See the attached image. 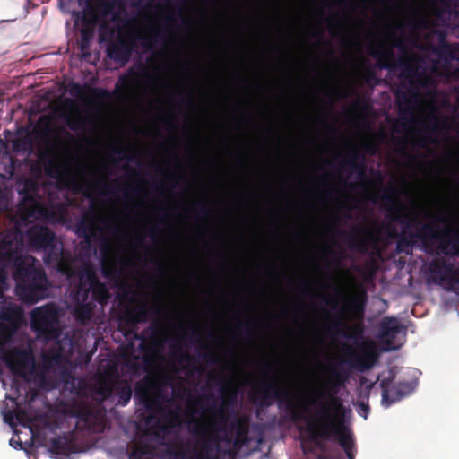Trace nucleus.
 Here are the masks:
<instances>
[{"mask_svg":"<svg viewBox=\"0 0 459 459\" xmlns=\"http://www.w3.org/2000/svg\"><path fill=\"white\" fill-rule=\"evenodd\" d=\"M107 55L116 63L124 65L129 61L132 56V46L128 41L119 39L108 46Z\"/></svg>","mask_w":459,"mask_h":459,"instance_id":"obj_26","label":"nucleus"},{"mask_svg":"<svg viewBox=\"0 0 459 459\" xmlns=\"http://www.w3.org/2000/svg\"><path fill=\"white\" fill-rule=\"evenodd\" d=\"M153 387V379L150 377H144L134 385V399L148 411L154 410L160 404L156 400L150 397Z\"/></svg>","mask_w":459,"mask_h":459,"instance_id":"obj_24","label":"nucleus"},{"mask_svg":"<svg viewBox=\"0 0 459 459\" xmlns=\"http://www.w3.org/2000/svg\"><path fill=\"white\" fill-rule=\"evenodd\" d=\"M343 352L345 359L341 363L348 364L360 371L371 368L378 359V353L373 342H362L357 348L345 345Z\"/></svg>","mask_w":459,"mask_h":459,"instance_id":"obj_13","label":"nucleus"},{"mask_svg":"<svg viewBox=\"0 0 459 459\" xmlns=\"http://www.w3.org/2000/svg\"><path fill=\"white\" fill-rule=\"evenodd\" d=\"M22 247V238L8 232L0 240V269L13 261V279L17 294L29 303H36L48 296L49 281L45 271L36 264L31 255H18Z\"/></svg>","mask_w":459,"mask_h":459,"instance_id":"obj_3","label":"nucleus"},{"mask_svg":"<svg viewBox=\"0 0 459 459\" xmlns=\"http://www.w3.org/2000/svg\"><path fill=\"white\" fill-rule=\"evenodd\" d=\"M342 169H348L351 173H356L358 178L365 179L366 165L362 157L357 152L352 154L341 165Z\"/></svg>","mask_w":459,"mask_h":459,"instance_id":"obj_30","label":"nucleus"},{"mask_svg":"<svg viewBox=\"0 0 459 459\" xmlns=\"http://www.w3.org/2000/svg\"><path fill=\"white\" fill-rule=\"evenodd\" d=\"M6 279V269H0V320L19 327V324L23 316V311L19 305L9 301L4 295V285Z\"/></svg>","mask_w":459,"mask_h":459,"instance_id":"obj_16","label":"nucleus"},{"mask_svg":"<svg viewBox=\"0 0 459 459\" xmlns=\"http://www.w3.org/2000/svg\"><path fill=\"white\" fill-rule=\"evenodd\" d=\"M370 55L377 59V65L381 68L392 69L394 67V52L390 48L380 45L379 48H372Z\"/></svg>","mask_w":459,"mask_h":459,"instance_id":"obj_29","label":"nucleus"},{"mask_svg":"<svg viewBox=\"0 0 459 459\" xmlns=\"http://www.w3.org/2000/svg\"><path fill=\"white\" fill-rule=\"evenodd\" d=\"M202 358L204 359H209L211 362H216L217 360L215 359V355L213 352H211V351H207V352H204L202 354Z\"/></svg>","mask_w":459,"mask_h":459,"instance_id":"obj_56","label":"nucleus"},{"mask_svg":"<svg viewBox=\"0 0 459 459\" xmlns=\"http://www.w3.org/2000/svg\"><path fill=\"white\" fill-rule=\"evenodd\" d=\"M10 445L14 448H22V441H14L13 438L10 440Z\"/></svg>","mask_w":459,"mask_h":459,"instance_id":"obj_61","label":"nucleus"},{"mask_svg":"<svg viewBox=\"0 0 459 459\" xmlns=\"http://www.w3.org/2000/svg\"><path fill=\"white\" fill-rule=\"evenodd\" d=\"M92 96L97 99H104L108 97V92L106 90L100 88H94L91 90Z\"/></svg>","mask_w":459,"mask_h":459,"instance_id":"obj_50","label":"nucleus"},{"mask_svg":"<svg viewBox=\"0 0 459 459\" xmlns=\"http://www.w3.org/2000/svg\"><path fill=\"white\" fill-rule=\"evenodd\" d=\"M59 310L53 302L35 307L30 313V325L38 337L54 341L61 334Z\"/></svg>","mask_w":459,"mask_h":459,"instance_id":"obj_10","label":"nucleus"},{"mask_svg":"<svg viewBox=\"0 0 459 459\" xmlns=\"http://www.w3.org/2000/svg\"><path fill=\"white\" fill-rule=\"evenodd\" d=\"M337 235L347 237L349 247L360 253L368 250V244L374 240V233L367 227H354L350 234L338 230Z\"/></svg>","mask_w":459,"mask_h":459,"instance_id":"obj_20","label":"nucleus"},{"mask_svg":"<svg viewBox=\"0 0 459 459\" xmlns=\"http://www.w3.org/2000/svg\"><path fill=\"white\" fill-rule=\"evenodd\" d=\"M18 327L0 320V353L6 348V345L12 341Z\"/></svg>","mask_w":459,"mask_h":459,"instance_id":"obj_38","label":"nucleus"},{"mask_svg":"<svg viewBox=\"0 0 459 459\" xmlns=\"http://www.w3.org/2000/svg\"><path fill=\"white\" fill-rule=\"evenodd\" d=\"M435 53L444 60V67L441 75L448 82L459 81V58L455 56V48L446 42H442L436 48Z\"/></svg>","mask_w":459,"mask_h":459,"instance_id":"obj_17","label":"nucleus"},{"mask_svg":"<svg viewBox=\"0 0 459 459\" xmlns=\"http://www.w3.org/2000/svg\"><path fill=\"white\" fill-rule=\"evenodd\" d=\"M442 4L449 9L450 13H458L459 0H441ZM459 29V22H458Z\"/></svg>","mask_w":459,"mask_h":459,"instance_id":"obj_47","label":"nucleus"},{"mask_svg":"<svg viewBox=\"0 0 459 459\" xmlns=\"http://www.w3.org/2000/svg\"><path fill=\"white\" fill-rule=\"evenodd\" d=\"M396 190L390 187L385 190L382 200L394 203V206L389 209L390 220L396 221L403 226L401 233L395 231L397 238L396 251L398 253H409V250L415 244L416 239L422 241L426 252L428 253L430 245L429 238H437V230L434 223H421L416 215L402 213V208L394 201Z\"/></svg>","mask_w":459,"mask_h":459,"instance_id":"obj_5","label":"nucleus"},{"mask_svg":"<svg viewBox=\"0 0 459 459\" xmlns=\"http://www.w3.org/2000/svg\"><path fill=\"white\" fill-rule=\"evenodd\" d=\"M192 209L195 213L200 215L204 219H207L210 216V210L204 204L201 202H195L193 204Z\"/></svg>","mask_w":459,"mask_h":459,"instance_id":"obj_44","label":"nucleus"},{"mask_svg":"<svg viewBox=\"0 0 459 459\" xmlns=\"http://www.w3.org/2000/svg\"><path fill=\"white\" fill-rule=\"evenodd\" d=\"M153 411L161 413V420L165 421L171 429L179 427L181 424V417L178 410H172L162 407L160 404L156 406Z\"/></svg>","mask_w":459,"mask_h":459,"instance_id":"obj_34","label":"nucleus"},{"mask_svg":"<svg viewBox=\"0 0 459 459\" xmlns=\"http://www.w3.org/2000/svg\"><path fill=\"white\" fill-rule=\"evenodd\" d=\"M65 360L60 344H54L41 352L38 361L34 359L29 380L40 389L51 390L57 387L65 375Z\"/></svg>","mask_w":459,"mask_h":459,"instance_id":"obj_6","label":"nucleus"},{"mask_svg":"<svg viewBox=\"0 0 459 459\" xmlns=\"http://www.w3.org/2000/svg\"><path fill=\"white\" fill-rule=\"evenodd\" d=\"M100 13L96 9L88 8L83 11L81 17H79V14L77 15V18L74 21V26H78L80 20L82 26L95 29L96 25L100 22Z\"/></svg>","mask_w":459,"mask_h":459,"instance_id":"obj_35","label":"nucleus"},{"mask_svg":"<svg viewBox=\"0 0 459 459\" xmlns=\"http://www.w3.org/2000/svg\"><path fill=\"white\" fill-rule=\"evenodd\" d=\"M397 388L403 399L413 392L415 385L412 382L402 381L397 383Z\"/></svg>","mask_w":459,"mask_h":459,"instance_id":"obj_43","label":"nucleus"},{"mask_svg":"<svg viewBox=\"0 0 459 459\" xmlns=\"http://www.w3.org/2000/svg\"><path fill=\"white\" fill-rule=\"evenodd\" d=\"M100 251L103 255V258L100 262L101 273L106 279L114 280L119 275V270L117 264L112 257L108 255V247H102Z\"/></svg>","mask_w":459,"mask_h":459,"instance_id":"obj_32","label":"nucleus"},{"mask_svg":"<svg viewBox=\"0 0 459 459\" xmlns=\"http://www.w3.org/2000/svg\"><path fill=\"white\" fill-rule=\"evenodd\" d=\"M327 252L331 255H333L335 256L336 260H340L344 257V252L341 251L338 254H335L333 250H327Z\"/></svg>","mask_w":459,"mask_h":459,"instance_id":"obj_60","label":"nucleus"},{"mask_svg":"<svg viewBox=\"0 0 459 459\" xmlns=\"http://www.w3.org/2000/svg\"><path fill=\"white\" fill-rule=\"evenodd\" d=\"M394 46L395 48H398L400 49L403 48V40L401 39H396L394 43Z\"/></svg>","mask_w":459,"mask_h":459,"instance_id":"obj_63","label":"nucleus"},{"mask_svg":"<svg viewBox=\"0 0 459 459\" xmlns=\"http://www.w3.org/2000/svg\"><path fill=\"white\" fill-rule=\"evenodd\" d=\"M375 78V74L371 69L367 71V81H370Z\"/></svg>","mask_w":459,"mask_h":459,"instance_id":"obj_64","label":"nucleus"},{"mask_svg":"<svg viewBox=\"0 0 459 459\" xmlns=\"http://www.w3.org/2000/svg\"><path fill=\"white\" fill-rule=\"evenodd\" d=\"M78 282L74 290L78 291L80 288L88 291L92 295L94 301L100 305H105L110 299V293L106 284L99 279L94 265L90 262H84L78 268L75 276Z\"/></svg>","mask_w":459,"mask_h":459,"instance_id":"obj_11","label":"nucleus"},{"mask_svg":"<svg viewBox=\"0 0 459 459\" xmlns=\"http://www.w3.org/2000/svg\"><path fill=\"white\" fill-rule=\"evenodd\" d=\"M160 229L157 228V227H152L150 229V236H151V238L152 240L155 241L156 240V236L160 233Z\"/></svg>","mask_w":459,"mask_h":459,"instance_id":"obj_57","label":"nucleus"},{"mask_svg":"<svg viewBox=\"0 0 459 459\" xmlns=\"http://www.w3.org/2000/svg\"><path fill=\"white\" fill-rule=\"evenodd\" d=\"M152 37L155 40L161 39L165 37V32L163 30H155L152 32Z\"/></svg>","mask_w":459,"mask_h":459,"instance_id":"obj_58","label":"nucleus"},{"mask_svg":"<svg viewBox=\"0 0 459 459\" xmlns=\"http://www.w3.org/2000/svg\"><path fill=\"white\" fill-rule=\"evenodd\" d=\"M94 31L95 29L89 27L82 26V28L80 29L79 45L82 52L84 53L86 50L89 49L91 42L94 36Z\"/></svg>","mask_w":459,"mask_h":459,"instance_id":"obj_40","label":"nucleus"},{"mask_svg":"<svg viewBox=\"0 0 459 459\" xmlns=\"http://www.w3.org/2000/svg\"><path fill=\"white\" fill-rule=\"evenodd\" d=\"M14 420H15V418H14V411L13 410L4 412V420L5 423L13 427L15 425Z\"/></svg>","mask_w":459,"mask_h":459,"instance_id":"obj_51","label":"nucleus"},{"mask_svg":"<svg viewBox=\"0 0 459 459\" xmlns=\"http://www.w3.org/2000/svg\"><path fill=\"white\" fill-rule=\"evenodd\" d=\"M61 413L65 420H74V428L50 440L49 450L56 455H68L75 452V443L82 432L99 433L103 430L99 412L84 402L74 401L65 404Z\"/></svg>","mask_w":459,"mask_h":459,"instance_id":"obj_4","label":"nucleus"},{"mask_svg":"<svg viewBox=\"0 0 459 459\" xmlns=\"http://www.w3.org/2000/svg\"><path fill=\"white\" fill-rule=\"evenodd\" d=\"M28 244L36 250H44L56 240L55 233L47 226L35 225L26 231Z\"/></svg>","mask_w":459,"mask_h":459,"instance_id":"obj_21","label":"nucleus"},{"mask_svg":"<svg viewBox=\"0 0 459 459\" xmlns=\"http://www.w3.org/2000/svg\"><path fill=\"white\" fill-rule=\"evenodd\" d=\"M457 268L445 257H437L428 264V271L430 274L429 280L437 284L445 285L446 281Z\"/></svg>","mask_w":459,"mask_h":459,"instance_id":"obj_22","label":"nucleus"},{"mask_svg":"<svg viewBox=\"0 0 459 459\" xmlns=\"http://www.w3.org/2000/svg\"><path fill=\"white\" fill-rule=\"evenodd\" d=\"M348 377L349 372L342 368L341 365L333 367L330 370V389L336 390L344 385Z\"/></svg>","mask_w":459,"mask_h":459,"instance_id":"obj_36","label":"nucleus"},{"mask_svg":"<svg viewBox=\"0 0 459 459\" xmlns=\"http://www.w3.org/2000/svg\"><path fill=\"white\" fill-rule=\"evenodd\" d=\"M139 77H147L150 78L146 67L143 64H139L137 71H134V68L129 70L128 75H121L119 77V82L124 89L128 90L132 82L138 79Z\"/></svg>","mask_w":459,"mask_h":459,"instance_id":"obj_37","label":"nucleus"},{"mask_svg":"<svg viewBox=\"0 0 459 459\" xmlns=\"http://www.w3.org/2000/svg\"><path fill=\"white\" fill-rule=\"evenodd\" d=\"M380 386L382 389V403L386 406L402 400L401 394L398 393L397 384H394L393 379L382 380Z\"/></svg>","mask_w":459,"mask_h":459,"instance_id":"obj_31","label":"nucleus"},{"mask_svg":"<svg viewBox=\"0 0 459 459\" xmlns=\"http://www.w3.org/2000/svg\"><path fill=\"white\" fill-rule=\"evenodd\" d=\"M459 285V268H457L449 279L446 281V290H451L454 286Z\"/></svg>","mask_w":459,"mask_h":459,"instance_id":"obj_46","label":"nucleus"},{"mask_svg":"<svg viewBox=\"0 0 459 459\" xmlns=\"http://www.w3.org/2000/svg\"><path fill=\"white\" fill-rule=\"evenodd\" d=\"M115 381L103 380L100 383L99 393L104 397H109L114 394Z\"/></svg>","mask_w":459,"mask_h":459,"instance_id":"obj_42","label":"nucleus"},{"mask_svg":"<svg viewBox=\"0 0 459 459\" xmlns=\"http://www.w3.org/2000/svg\"><path fill=\"white\" fill-rule=\"evenodd\" d=\"M366 298L364 291L351 297L342 310L354 319H362L365 314Z\"/></svg>","mask_w":459,"mask_h":459,"instance_id":"obj_28","label":"nucleus"},{"mask_svg":"<svg viewBox=\"0 0 459 459\" xmlns=\"http://www.w3.org/2000/svg\"><path fill=\"white\" fill-rule=\"evenodd\" d=\"M418 96L417 91L413 90H408L407 91L402 92L398 95L400 100H402L404 104L411 105L414 102Z\"/></svg>","mask_w":459,"mask_h":459,"instance_id":"obj_45","label":"nucleus"},{"mask_svg":"<svg viewBox=\"0 0 459 459\" xmlns=\"http://www.w3.org/2000/svg\"><path fill=\"white\" fill-rule=\"evenodd\" d=\"M44 251L46 252L44 262L47 265L54 267L58 273L68 279L75 276L78 268L74 267L71 254L64 251L56 240L48 248L44 249Z\"/></svg>","mask_w":459,"mask_h":459,"instance_id":"obj_15","label":"nucleus"},{"mask_svg":"<svg viewBox=\"0 0 459 459\" xmlns=\"http://www.w3.org/2000/svg\"><path fill=\"white\" fill-rule=\"evenodd\" d=\"M34 359L33 351L30 346L5 348L3 350V353H0V359L6 365L12 374L25 380H29Z\"/></svg>","mask_w":459,"mask_h":459,"instance_id":"obj_12","label":"nucleus"},{"mask_svg":"<svg viewBox=\"0 0 459 459\" xmlns=\"http://www.w3.org/2000/svg\"><path fill=\"white\" fill-rule=\"evenodd\" d=\"M129 333H132L134 335V338L136 339H141L142 342L140 343V349L143 351V352H146L148 351V347H147V343H146V339L142 337L141 335H139L135 331H132V332H129Z\"/></svg>","mask_w":459,"mask_h":459,"instance_id":"obj_53","label":"nucleus"},{"mask_svg":"<svg viewBox=\"0 0 459 459\" xmlns=\"http://www.w3.org/2000/svg\"><path fill=\"white\" fill-rule=\"evenodd\" d=\"M102 6H103V8H104V10H103V12H102V14L106 15V14H108V13H110V10H111V8H112V5H111L110 4H108V3H104V4H102Z\"/></svg>","mask_w":459,"mask_h":459,"instance_id":"obj_59","label":"nucleus"},{"mask_svg":"<svg viewBox=\"0 0 459 459\" xmlns=\"http://www.w3.org/2000/svg\"><path fill=\"white\" fill-rule=\"evenodd\" d=\"M74 299L76 301L73 309L74 319L82 325H86L93 316L95 304L88 299V291L82 288L78 291L73 290Z\"/></svg>","mask_w":459,"mask_h":459,"instance_id":"obj_19","label":"nucleus"},{"mask_svg":"<svg viewBox=\"0 0 459 459\" xmlns=\"http://www.w3.org/2000/svg\"><path fill=\"white\" fill-rule=\"evenodd\" d=\"M437 238H429L428 253L446 257L459 256V230L446 227L437 230Z\"/></svg>","mask_w":459,"mask_h":459,"instance_id":"obj_14","label":"nucleus"},{"mask_svg":"<svg viewBox=\"0 0 459 459\" xmlns=\"http://www.w3.org/2000/svg\"><path fill=\"white\" fill-rule=\"evenodd\" d=\"M238 329L245 332L247 336H249L253 333L250 319H247L246 322H240L238 324Z\"/></svg>","mask_w":459,"mask_h":459,"instance_id":"obj_49","label":"nucleus"},{"mask_svg":"<svg viewBox=\"0 0 459 459\" xmlns=\"http://www.w3.org/2000/svg\"><path fill=\"white\" fill-rule=\"evenodd\" d=\"M46 174L56 180L64 181L66 186L75 193H82L84 196L91 198V190H95L100 194V187H103L108 194L115 195L117 191H120V188L116 185V189L108 185L105 180L99 179L94 184L88 183L85 179L81 181L77 180L74 176L70 172L67 167L64 164L49 160L45 166Z\"/></svg>","mask_w":459,"mask_h":459,"instance_id":"obj_9","label":"nucleus"},{"mask_svg":"<svg viewBox=\"0 0 459 459\" xmlns=\"http://www.w3.org/2000/svg\"><path fill=\"white\" fill-rule=\"evenodd\" d=\"M226 404L223 402L218 414L212 412V408L208 407L204 409L208 416L189 420L187 432L191 437L186 444L178 439L166 440L172 434L173 429L152 412L144 419L147 426L144 435L152 437L153 440L165 447L167 455L175 459H219V441L228 438L225 428L222 427V423L227 422L223 414Z\"/></svg>","mask_w":459,"mask_h":459,"instance_id":"obj_2","label":"nucleus"},{"mask_svg":"<svg viewBox=\"0 0 459 459\" xmlns=\"http://www.w3.org/2000/svg\"><path fill=\"white\" fill-rule=\"evenodd\" d=\"M14 411V418L17 421L22 423L26 417V412L22 409H16Z\"/></svg>","mask_w":459,"mask_h":459,"instance_id":"obj_54","label":"nucleus"},{"mask_svg":"<svg viewBox=\"0 0 459 459\" xmlns=\"http://www.w3.org/2000/svg\"><path fill=\"white\" fill-rule=\"evenodd\" d=\"M368 412H369V406L367 404L361 403L360 411H359V413L360 415H362L365 419H367Z\"/></svg>","mask_w":459,"mask_h":459,"instance_id":"obj_55","label":"nucleus"},{"mask_svg":"<svg viewBox=\"0 0 459 459\" xmlns=\"http://www.w3.org/2000/svg\"><path fill=\"white\" fill-rule=\"evenodd\" d=\"M65 125L72 130V131H78L82 130L85 127V120L84 118L78 117H72L68 116L65 118Z\"/></svg>","mask_w":459,"mask_h":459,"instance_id":"obj_41","label":"nucleus"},{"mask_svg":"<svg viewBox=\"0 0 459 459\" xmlns=\"http://www.w3.org/2000/svg\"><path fill=\"white\" fill-rule=\"evenodd\" d=\"M327 331L337 336L346 339L358 340L362 337L363 326L359 325H348L342 319L333 320L331 325L327 327Z\"/></svg>","mask_w":459,"mask_h":459,"instance_id":"obj_25","label":"nucleus"},{"mask_svg":"<svg viewBox=\"0 0 459 459\" xmlns=\"http://www.w3.org/2000/svg\"><path fill=\"white\" fill-rule=\"evenodd\" d=\"M413 75L416 78L417 84H419V85L426 84V82L428 81V76L424 73H420V74L414 73ZM410 83L412 86L415 84V81L413 78L410 81Z\"/></svg>","mask_w":459,"mask_h":459,"instance_id":"obj_48","label":"nucleus"},{"mask_svg":"<svg viewBox=\"0 0 459 459\" xmlns=\"http://www.w3.org/2000/svg\"><path fill=\"white\" fill-rule=\"evenodd\" d=\"M363 149L365 150V152L368 154H371V155H374L376 154L377 151V146L375 143H366L364 145H363Z\"/></svg>","mask_w":459,"mask_h":459,"instance_id":"obj_52","label":"nucleus"},{"mask_svg":"<svg viewBox=\"0 0 459 459\" xmlns=\"http://www.w3.org/2000/svg\"><path fill=\"white\" fill-rule=\"evenodd\" d=\"M163 314V310L158 305L148 307L145 303H140L133 307L126 308L122 320L128 325H135L140 323H145L152 317V323L143 330L142 335L149 336L151 339L150 344L152 347H157L159 345V338L162 335L164 330L163 324L160 321Z\"/></svg>","mask_w":459,"mask_h":459,"instance_id":"obj_8","label":"nucleus"},{"mask_svg":"<svg viewBox=\"0 0 459 459\" xmlns=\"http://www.w3.org/2000/svg\"><path fill=\"white\" fill-rule=\"evenodd\" d=\"M132 385L126 379H117L115 381L114 394L117 397V404L126 406L132 397Z\"/></svg>","mask_w":459,"mask_h":459,"instance_id":"obj_33","label":"nucleus"},{"mask_svg":"<svg viewBox=\"0 0 459 459\" xmlns=\"http://www.w3.org/2000/svg\"><path fill=\"white\" fill-rule=\"evenodd\" d=\"M96 211L94 209V200H91V204L89 212L82 217L76 225V232L79 237L84 238V242L90 246L92 239L97 236L99 231L95 224Z\"/></svg>","mask_w":459,"mask_h":459,"instance_id":"obj_23","label":"nucleus"},{"mask_svg":"<svg viewBox=\"0 0 459 459\" xmlns=\"http://www.w3.org/2000/svg\"><path fill=\"white\" fill-rule=\"evenodd\" d=\"M320 397L327 398V402L320 404L314 415L307 417L300 411L304 407L294 403L287 388L280 386L275 381L261 380L249 393L250 401L256 406L257 411L277 402L279 408H283L285 412L279 425L283 420L295 423L300 435L318 447H321V440L337 441L347 458L355 459L357 448L353 433L339 417L342 400L326 391L321 392Z\"/></svg>","mask_w":459,"mask_h":459,"instance_id":"obj_1","label":"nucleus"},{"mask_svg":"<svg viewBox=\"0 0 459 459\" xmlns=\"http://www.w3.org/2000/svg\"><path fill=\"white\" fill-rule=\"evenodd\" d=\"M39 186L38 184L33 180H27L23 187V201L30 203H36L39 197Z\"/></svg>","mask_w":459,"mask_h":459,"instance_id":"obj_39","label":"nucleus"},{"mask_svg":"<svg viewBox=\"0 0 459 459\" xmlns=\"http://www.w3.org/2000/svg\"><path fill=\"white\" fill-rule=\"evenodd\" d=\"M223 402H226L227 404L224 408L223 414L226 418L228 416L225 414L226 411H229V409L231 406L230 401H227L225 399L222 400L221 405L216 409L214 406H211L212 412L218 414L219 409L222 406ZM229 419H227L228 420ZM228 421L223 424L222 427L225 428L226 433H228L226 425ZM249 427H250V420L247 416H238L237 417L230 425V429L232 434H234L235 437L231 441L230 437H228L225 440L219 441V444L221 442H228L231 443L230 447L227 450V453L229 456L235 458L237 456L245 455L247 456L250 454V445L253 441H255L256 445H259L263 441L262 434L259 433L256 439H254L252 437L249 436ZM229 436V434H227Z\"/></svg>","mask_w":459,"mask_h":459,"instance_id":"obj_7","label":"nucleus"},{"mask_svg":"<svg viewBox=\"0 0 459 459\" xmlns=\"http://www.w3.org/2000/svg\"><path fill=\"white\" fill-rule=\"evenodd\" d=\"M146 437L144 433L140 437L131 449L128 459H144L145 456H154L156 455V446Z\"/></svg>","mask_w":459,"mask_h":459,"instance_id":"obj_27","label":"nucleus"},{"mask_svg":"<svg viewBox=\"0 0 459 459\" xmlns=\"http://www.w3.org/2000/svg\"><path fill=\"white\" fill-rule=\"evenodd\" d=\"M403 325L394 316L384 317L378 325V339L381 343L386 345V350H396L398 346L394 340L401 333Z\"/></svg>","mask_w":459,"mask_h":459,"instance_id":"obj_18","label":"nucleus"},{"mask_svg":"<svg viewBox=\"0 0 459 459\" xmlns=\"http://www.w3.org/2000/svg\"><path fill=\"white\" fill-rule=\"evenodd\" d=\"M181 359L183 361H189L191 359V356L186 351H182Z\"/></svg>","mask_w":459,"mask_h":459,"instance_id":"obj_62","label":"nucleus"}]
</instances>
